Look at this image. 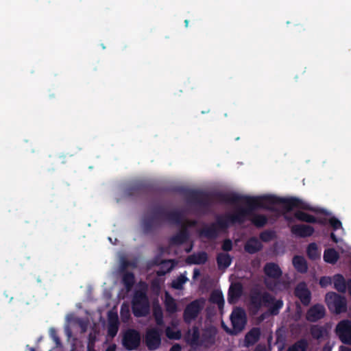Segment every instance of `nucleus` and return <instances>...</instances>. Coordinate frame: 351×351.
Returning <instances> with one entry per match:
<instances>
[{"label": "nucleus", "instance_id": "8", "mask_svg": "<svg viewBox=\"0 0 351 351\" xmlns=\"http://www.w3.org/2000/svg\"><path fill=\"white\" fill-rule=\"evenodd\" d=\"M140 339L139 333L134 330L130 329L125 332L123 339V344L127 350H131L138 346Z\"/></svg>", "mask_w": 351, "mask_h": 351}, {"label": "nucleus", "instance_id": "19", "mask_svg": "<svg viewBox=\"0 0 351 351\" xmlns=\"http://www.w3.org/2000/svg\"><path fill=\"white\" fill-rule=\"evenodd\" d=\"M332 282L335 288L340 292H345L346 290V283L344 278L339 274H337L332 278Z\"/></svg>", "mask_w": 351, "mask_h": 351}, {"label": "nucleus", "instance_id": "40", "mask_svg": "<svg viewBox=\"0 0 351 351\" xmlns=\"http://www.w3.org/2000/svg\"><path fill=\"white\" fill-rule=\"evenodd\" d=\"M163 267H165L167 271H170L173 267V264L171 261H166L162 263Z\"/></svg>", "mask_w": 351, "mask_h": 351}, {"label": "nucleus", "instance_id": "17", "mask_svg": "<svg viewBox=\"0 0 351 351\" xmlns=\"http://www.w3.org/2000/svg\"><path fill=\"white\" fill-rule=\"evenodd\" d=\"M261 248L262 245L261 242L256 238L249 239L245 245V250L250 254H254Z\"/></svg>", "mask_w": 351, "mask_h": 351}, {"label": "nucleus", "instance_id": "29", "mask_svg": "<svg viewBox=\"0 0 351 351\" xmlns=\"http://www.w3.org/2000/svg\"><path fill=\"white\" fill-rule=\"evenodd\" d=\"M188 280L186 274H182L172 282V287L176 289H182L184 284Z\"/></svg>", "mask_w": 351, "mask_h": 351}, {"label": "nucleus", "instance_id": "6", "mask_svg": "<svg viewBox=\"0 0 351 351\" xmlns=\"http://www.w3.org/2000/svg\"><path fill=\"white\" fill-rule=\"evenodd\" d=\"M230 319L233 327L231 332L235 334L239 332L243 329L246 322L244 311L241 308L234 309L231 314Z\"/></svg>", "mask_w": 351, "mask_h": 351}, {"label": "nucleus", "instance_id": "24", "mask_svg": "<svg viewBox=\"0 0 351 351\" xmlns=\"http://www.w3.org/2000/svg\"><path fill=\"white\" fill-rule=\"evenodd\" d=\"M260 336V331L257 328L250 330L245 336V343L247 346L254 344L257 341Z\"/></svg>", "mask_w": 351, "mask_h": 351}, {"label": "nucleus", "instance_id": "32", "mask_svg": "<svg viewBox=\"0 0 351 351\" xmlns=\"http://www.w3.org/2000/svg\"><path fill=\"white\" fill-rule=\"evenodd\" d=\"M121 316L123 322H127L130 318V310L128 306H122L121 309Z\"/></svg>", "mask_w": 351, "mask_h": 351}, {"label": "nucleus", "instance_id": "27", "mask_svg": "<svg viewBox=\"0 0 351 351\" xmlns=\"http://www.w3.org/2000/svg\"><path fill=\"white\" fill-rule=\"evenodd\" d=\"M307 254L310 258L315 260L320 258V251L315 243H311L307 249Z\"/></svg>", "mask_w": 351, "mask_h": 351}, {"label": "nucleus", "instance_id": "46", "mask_svg": "<svg viewBox=\"0 0 351 351\" xmlns=\"http://www.w3.org/2000/svg\"><path fill=\"white\" fill-rule=\"evenodd\" d=\"M339 351H351V348L345 346H341L339 348Z\"/></svg>", "mask_w": 351, "mask_h": 351}, {"label": "nucleus", "instance_id": "48", "mask_svg": "<svg viewBox=\"0 0 351 351\" xmlns=\"http://www.w3.org/2000/svg\"><path fill=\"white\" fill-rule=\"evenodd\" d=\"M347 286H348V289L349 293L351 295V281H349L348 282Z\"/></svg>", "mask_w": 351, "mask_h": 351}, {"label": "nucleus", "instance_id": "47", "mask_svg": "<svg viewBox=\"0 0 351 351\" xmlns=\"http://www.w3.org/2000/svg\"><path fill=\"white\" fill-rule=\"evenodd\" d=\"M116 346L115 345H112L109 346L106 351H115Z\"/></svg>", "mask_w": 351, "mask_h": 351}, {"label": "nucleus", "instance_id": "34", "mask_svg": "<svg viewBox=\"0 0 351 351\" xmlns=\"http://www.w3.org/2000/svg\"><path fill=\"white\" fill-rule=\"evenodd\" d=\"M123 281H124L125 284L126 285V286L128 288H130L132 286L133 281H134L133 275L130 274H126L123 278Z\"/></svg>", "mask_w": 351, "mask_h": 351}, {"label": "nucleus", "instance_id": "35", "mask_svg": "<svg viewBox=\"0 0 351 351\" xmlns=\"http://www.w3.org/2000/svg\"><path fill=\"white\" fill-rule=\"evenodd\" d=\"M332 282V278L327 276L322 277L319 280V284L322 287H325L330 285Z\"/></svg>", "mask_w": 351, "mask_h": 351}, {"label": "nucleus", "instance_id": "43", "mask_svg": "<svg viewBox=\"0 0 351 351\" xmlns=\"http://www.w3.org/2000/svg\"><path fill=\"white\" fill-rule=\"evenodd\" d=\"M50 334L51 337L53 338V341L56 342V344L59 343V339L56 335V331L54 329L51 328L50 329Z\"/></svg>", "mask_w": 351, "mask_h": 351}, {"label": "nucleus", "instance_id": "50", "mask_svg": "<svg viewBox=\"0 0 351 351\" xmlns=\"http://www.w3.org/2000/svg\"><path fill=\"white\" fill-rule=\"evenodd\" d=\"M252 302L253 303H256V302L255 301V298H252Z\"/></svg>", "mask_w": 351, "mask_h": 351}, {"label": "nucleus", "instance_id": "3", "mask_svg": "<svg viewBox=\"0 0 351 351\" xmlns=\"http://www.w3.org/2000/svg\"><path fill=\"white\" fill-rule=\"evenodd\" d=\"M134 314L137 317L144 316L149 313V307L144 292H136L132 302Z\"/></svg>", "mask_w": 351, "mask_h": 351}, {"label": "nucleus", "instance_id": "13", "mask_svg": "<svg viewBox=\"0 0 351 351\" xmlns=\"http://www.w3.org/2000/svg\"><path fill=\"white\" fill-rule=\"evenodd\" d=\"M291 232L300 237H305L311 236L314 229L311 226L307 225H296L291 228Z\"/></svg>", "mask_w": 351, "mask_h": 351}, {"label": "nucleus", "instance_id": "20", "mask_svg": "<svg viewBox=\"0 0 351 351\" xmlns=\"http://www.w3.org/2000/svg\"><path fill=\"white\" fill-rule=\"evenodd\" d=\"M293 264L295 268L300 272H305L307 270V264L304 257L295 256L293 258Z\"/></svg>", "mask_w": 351, "mask_h": 351}, {"label": "nucleus", "instance_id": "51", "mask_svg": "<svg viewBox=\"0 0 351 351\" xmlns=\"http://www.w3.org/2000/svg\"><path fill=\"white\" fill-rule=\"evenodd\" d=\"M186 26L188 25L189 21L187 20L185 21Z\"/></svg>", "mask_w": 351, "mask_h": 351}, {"label": "nucleus", "instance_id": "44", "mask_svg": "<svg viewBox=\"0 0 351 351\" xmlns=\"http://www.w3.org/2000/svg\"><path fill=\"white\" fill-rule=\"evenodd\" d=\"M181 348L178 344L174 345L170 350V351H180Z\"/></svg>", "mask_w": 351, "mask_h": 351}, {"label": "nucleus", "instance_id": "25", "mask_svg": "<svg viewBox=\"0 0 351 351\" xmlns=\"http://www.w3.org/2000/svg\"><path fill=\"white\" fill-rule=\"evenodd\" d=\"M66 319L69 325L76 324L80 326L82 332H85L86 329V324L82 320L75 317L73 315L69 314L66 317Z\"/></svg>", "mask_w": 351, "mask_h": 351}, {"label": "nucleus", "instance_id": "7", "mask_svg": "<svg viewBox=\"0 0 351 351\" xmlns=\"http://www.w3.org/2000/svg\"><path fill=\"white\" fill-rule=\"evenodd\" d=\"M336 332L341 341L351 345V322L347 320L341 321L336 328Z\"/></svg>", "mask_w": 351, "mask_h": 351}, {"label": "nucleus", "instance_id": "5", "mask_svg": "<svg viewBox=\"0 0 351 351\" xmlns=\"http://www.w3.org/2000/svg\"><path fill=\"white\" fill-rule=\"evenodd\" d=\"M205 300L204 299L196 300L190 303L186 308L184 313V319L186 322H191L195 319L200 311L204 308Z\"/></svg>", "mask_w": 351, "mask_h": 351}, {"label": "nucleus", "instance_id": "16", "mask_svg": "<svg viewBox=\"0 0 351 351\" xmlns=\"http://www.w3.org/2000/svg\"><path fill=\"white\" fill-rule=\"evenodd\" d=\"M339 258V253L332 248L326 249L324 252L323 258L327 263L334 265L337 262Z\"/></svg>", "mask_w": 351, "mask_h": 351}, {"label": "nucleus", "instance_id": "21", "mask_svg": "<svg viewBox=\"0 0 351 351\" xmlns=\"http://www.w3.org/2000/svg\"><path fill=\"white\" fill-rule=\"evenodd\" d=\"M206 259V254L204 252H200L188 257L187 262L190 264H202L204 263Z\"/></svg>", "mask_w": 351, "mask_h": 351}, {"label": "nucleus", "instance_id": "36", "mask_svg": "<svg viewBox=\"0 0 351 351\" xmlns=\"http://www.w3.org/2000/svg\"><path fill=\"white\" fill-rule=\"evenodd\" d=\"M154 315L156 317V320L158 324H162V314L161 310L156 309L154 311Z\"/></svg>", "mask_w": 351, "mask_h": 351}, {"label": "nucleus", "instance_id": "30", "mask_svg": "<svg viewBox=\"0 0 351 351\" xmlns=\"http://www.w3.org/2000/svg\"><path fill=\"white\" fill-rule=\"evenodd\" d=\"M295 217L299 220L304 221L308 222V223H315V222L317 221L314 217H313L310 215H308L303 211L296 212Z\"/></svg>", "mask_w": 351, "mask_h": 351}, {"label": "nucleus", "instance_id": "26", "mask_svg": "<svg viewBox=\"0 0 351 351\" xmlns=\"http://www.w3.org/2000/svg\"><path fill=\"white\" fill-rule=\"evenodd\" d=\"M210 301L213 303H216L219 308H221L224 304L221 291L219 290L213 291L210 295Z\"/></svg>", "mask_w": 351, "mask_h": 351}, {"label": "nucleus", "instance_id": "10", "mask_svg": "<svg viewBox=\"0 0 351 351\" xmlns=\"http://www.w3.org/2000/svg\"><path fill=\"white\" fill-rule=\"evenodd\" d=\"M325 315V308L321 304L312 306L308 311L306 318L311 322H315L322 318Z\"/></svg>", "mask_w": 351, "mask_h": 351}, {"label": "nucleus", "instance_id": "18", "mask_svg": "<svg viewBox=\"0 0 351 351\" xmlns=\"http://www.w3.org/2000/svg\"><path fill=\"white\" fill-rule=\"evenodd\" d=\"M185 339L187 343L191 345H197L201 343L200 337L197 328H193L189 330L185 336Z\"/></svg>", "mask_w": 351, "mask_h": 351}, {"label": "nucleus", "instance_id": "42", "mask_svg": "<svg viewBox=\"0 0 351 351\" xmlns=\"http://www.w3.org/2000/svg\"><path fill=\"white\" fill-rule=\"evenodd\" d=\"M94 339H95V335H93V334H90V335H89V343H88V351H93V349H92V347H93V345Z\"/></svg>", "mask_w": 351, "mask_h": 351}, {"label": "nucleus", "instance_id": "33", "mask_svg": "<svg viewBox=\"0 0 351 351\" xmlns=\"http://www.w3.org/2000/svg\"><path fill=\"white\" fill-rule=\"evenodd\" d=\"M282 306L281 300H276L274 303V306L270 309L271 314H277L278 310Z\"/></svg>", "mask_w": 351, "mask_h": 351}, {"label": "nucleus", "instance_id": "1", "mask_svg": "<svg viewBox=\"0 0 351 351\" xmlns=\"http://www.w3.org/2000/svg\"><path fill=\"white\" fill-rule=\"evenodd\" d=\"M245 208H239L232 216V221H243L245 218L250 217L257 226H262L266 223V218L262 215H251V209L253 207L261 206L271 210L282 207L287 210L299 208L311 210L310 206L297 199H279L274 196L262 197H244L241 199Z\"/></svg>", "mask_w": 351, "mask_h": 351}, {"label": "nucleus", "instance_id": "4", "mask_svg": "<svg viewBox=\"0 0 351 351\" xmlns=\"http://www.w3.org/2000/svg\"><path fill=\"white\" fill-rule=\"evenodd\" d=\"M325 300L329 309L334 313H340L346 310L345 298L334 292L327 293Z\"/></svg>", "mask_w": 351, "mask_h": 351}, {"label": "nucleus", "instance_id": "15", "mask_svg": "<svg viewBox=\"0 0 351 351\" xmlns=\"http://www.w3.org/2000/svg\"><path fill=\"white\" fill-rule=\"evenodd\" d=\"M242 287L240 283H233L229 289L228 302L234 303L241 295Z\"/></svg>", "mask_w": 351, "mask_h": 351}, {"label": "nucleus", "instance_id": "28", "mask_svg": "<svg viewBox=\"0 0 351 351\" xmlns=\"http://www.w3.org/2000/svg\"><path fill=\"white\" fill-rule=\"evenodd\" d=\"M217 262L220 268L228 267L231 263V258L228 254H220L217 257Z\"/></svg>", "mask_w": 351, "mask_h": 351}, {"label": "nucleus", "instance_id": "14", "mask_svg": "<svg viewBox=\"0 0 351 351\" xmlns=\"http://www.w3.org/2000/svg\"><path fill=\"white\" fill-rule=\"evenodd\" d=\"M217 332V330L215 327L210 326L204 330L202 336L200 337L201 343L208 345L213 343L215 340V337Z\"/></svg>", "mask_w": 351, "mask_h": 351}, {"label": "nucleus", "instance_id": "39", "mask_svg": "<svg viewBox=\"0 0 351 351\" xmlns=\"http://www.w3.org/2000/svg\"><path fill=\"white\" fill-rule=\"evenodd\" d=\"M224 251H230L232 249V242L230 240H226L222 245Z\"/></svg>", "mask_w": 351, "mask_h": 351}, {"label": "nucleus", "instance_id": "22", "mask_svg": "<svg viewBox=\"0 0 351 351\" xmlns=\"http://www.w3.org/2000/svg\"><path fill=\"white\" fill-rule=\"evenodd\" d=\"M165 304L168 312L173 313L177 311V304L174 299L168 293H165Z\"/></svg>", "mask_w": 351, "mask_h": 351}, {"label": "nucleus", "instance_id": "41", "mask_svg": "<svg viewBox=\"0 0 351 351\" xmlns=\"http://www.w3.org/2000/svg\"><path fill=\"white\" fill-rule=\"evenodd\" d=\"M185 239L184 234L181 233L180 235L177 236L176 238L173 239V242L175 243H179L184 241Z\"/></svg>", "mask_w": 351, "mask_h": 351}, {"label": "nucleus", "instance_id": "31", "mask_svg": "<svg viewBox=\"0 0 351 351\" xmlns=\"http://www.w3.org/2000/svg\"><path fill=\"white\" fill-rule=\"evenodd\" d=\"M306 343L304 341H299L291 347L288 351H305Z\"/></svg>", "mask_w": 351, "mask_h": 351}, {"label": "nucleus", "instance_id": "37", "mask_svg": "<svg viewBox=\"0 0 351 351\" xmlns=\"http://www.w3.org/2000/svg\"><path fill=\"white\" fill-rule=\"evenodd\" d=\"M330 223L335 230L339 229L341 227V223L335 218H331L330 219Z\"/></svg>", "mask_w": 351, "mask_h": 351}, {"label": "nucleus", "instance_id": "9", "mask_svg": "<svg viewBox=\"0 0 351 351\" xmlns=\"http://www.w3.org/2000/svg\"><path fill=\"white\" fill-rule=\"evenodd\" d=\"M160 334L155 328L147 330L145 337L146 345L149 350H156L160 344Z\"/></svg>", "mask_w": 351, "mask_h": 351}, {"label": "nucleus", "instance_id": "12", "mask_svg": "<svg viewBox=\"0 0 351 351\" xmlns=\"http://www.w3.org/2000/svg\"><path fill=\"white\" fill-rule=\"evenodd\" d=\"M118 328L119 320L117 315L113 313H110L108 315V335L111 337H114L118 332Z\"/></svg>", "mask_w": 351, "mask_h": 351}, {"label": "nucleus", "instance_id": "49", "mask_svg": "<svg viewBox=\"0 0 351 351\" xmlns=\"http://www.w3.org/2000/svg\"><path fill=\"white\" fill-rule=\"evenodd\" d=\"M331 237L335 242H337V240L336 239L335 236L333 233L331 234Z\"/></svg>", "mask_w": 351, "mask_h": 351}, {"label": "nucleus", "instance_id": "23", "mask_svg": "<svg viewBox=\"0 0 351 351\" xmlns=\"http://www.w3.org/2000/svg\"><path fill=\"white\" fill-rule=\"evenodd\" d=\"M166 335L169 339L176 340L180 339L182 336L180 330L174 324L166 328Z\"/></svg>", "mask_w": 351, "mask_h": 351}, {"label": "nucleus", "instance_id": "38", "mask_svg": "<svg viewBox=\"0 0 351 351\" xmlns=\"http://www.w3.org/2000/svg\"><path fill=\"white\" fill-rule=\"evenodd\" d=\"M273 234L271 232H263L261 234V239L264 241H269L273 237Z\"/></svg>", "mask_w": 351, "mask_h": 351}, {"label": "nucleus", "instance_id": "2", "mask_svg": "<svg viewBox=\"0 0 351 351\" xmlns=\"http://www.w3.org/2000/svg\"><path fill=\"white\" fill-rule=\"evenodd\" d=\"M265 283L271 290L278 291L286 289L287 282L282 280L283 272L280 267L275 263H267L263 268Z\"/></svg>", "mask_w": 351, "mask_h": 351}, {"label": "nucleus", "instance_id": "11", "mask_svg": "<svg viewBox=\"0 0 351 351\" xmlns=\"http://www.w3.org/2000/svg\"><path fill=\"white\" fill-rule=\"evenodd\" d=\"M295 295L304 304H308L311 300V293L304 283L299 284L295 289Z\"/></svg>", "mask_w": 351, "mask_h": 351}, {"label": "nucleus", "instance_id": "45", "mask_svg": "<svg viewBox=\"0 0 351 351\" xmlns=\"http://www.w3.org/2000/svg\"><path fill=\"white\" fill-rule=\"evenodd\" d=\"M200 275L199 271L197 269H195L193 271V279H196Z\"/></svg>", "mask_w": 351, "mask_h": 351}]
</instances>
